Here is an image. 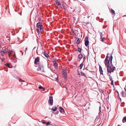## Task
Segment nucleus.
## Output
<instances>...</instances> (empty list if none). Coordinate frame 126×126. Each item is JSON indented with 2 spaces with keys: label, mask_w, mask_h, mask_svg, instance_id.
Masks as SVG:
<instances>
[{
  "label": "nucleus",
  "mask_w": 126,
  "mask_h": 126,
  "mask_svg": "<svg viewBox=\"0 0 126 126\" xmlns=\"http://www.w3.org/2000/svg\"><path fill=\"white\" fill-rule=\"evenodd\" d=\"M111 58V57L110 58V63L105 64L106 66L107 67V72L110 74H111V72H113L115 68V67L113 66V65L112 63V59Z\"/></svg>",
  "instance_id": "f257e3e1"
},
{
  "label": "nucleus",
  "mask_w": 126,
  "mask_h": 126,
  "mask_svg": "<svg viewBox=\"0 0 126 126\" xmlns=\"http://www.w3.org/2000/svg\"><path fill=\"white\" fill-rule=\"evenodd\" d=\"M109 54V53H108L107 54V55L105 60L104 61V63L105 64H107V63H109L110 62V58L111 57V59H112V60L113 59V57L112 56V54H111V55L110 56V57H109V56H108V55Z\"/></svg>",
  "instance_id": "f03ea898"
},
{
  "label": "nucleus",
  "mask_w": 126,
  "mask_h": 126,
  "mask_svg": "<svg viewBox=\"0 0 126 126\" xmlns=\"http://www.w3.org/2000/svg\"><path fill=\"white\" fill-rule=\"evenodd\" d=\"M89 41L88 40V37L86 36L85 39V45L87 47H89Z\"/></svg>",
  "instance_id": "7ed1b4c3"
},
{
  "label": "nucleus",
  "mask_w": 126,
  "mask_h": 126,
  "mask_svg": "<svg viewBox=\"0 0 126 126\" xmlns=\"http://www.w3.org/2000/svg\"><path fill=\"white\" fill-rule=\"evenodd\" d=\"M8 52L9 54V57L10 58H11L10 54L12 55L14 57L16 56L15 53L13 51L9 50L8 51Z\"/></svg>",
  "instance_id": "20e7f679"
},
{
  "label": "nucleus",
  "mask_w": 126,
  "mask_h": 126,
  "mask_svg": "<svg viewBox=\"0 0 126 126\" xmlns=\"http://www.w3.org/2000/svg\"><path fill=\"white\" fill-rule=\"evenodd\" d=\"M101 106H100L99 107V112L98 113V115L96 116V118L95 119V121L96 122H98L99 121V118H100V113L101 112Z\"/></svg>",
  "instance_id": "39448f33"
},
{
  "label": "nucleus",
  "mask_w": 126,
  "mask_h": 126,
  "mask_svg": "<svg viewBox=\"0 0 126 126\" xmlns=\"http://www.w3.org/2000/svg\"><path fill=\"white\" fill-rule=\"evenodd\" d=\"M56 59L54 58L53 59V63L54 64V66L55 68H56L58 67V64L56 62Z\"/></svg>",
  "instance_id": "423d86ee"
},
{
  "label": "nucleus",
  "mask_w": 126,
  "mask_h": 126,
  "mask_svg": "<svg viewBox=\"0 0 126 126\" xmlns=\"http://www.w3.org/2000/svg\"><path fill=\"white\" fill-rule=\"evenodd\" d=\"M49 103L50 104V105L52 106L53 103V97L51 96L49 97Z\"/></svg>",
  "instance_id": "0eeeda50"
},
{
  "label": "nucleus",
  "mask_w": 126,
  "mask_h": 126,
  "mask_svg": "<svg viewBox=\"0 0 126 126\" xmlns=\"http://www.w3.org/2000/svg\"><path fill=\"white\" fill-rule=\"evenodd\" d=\"M40 59L39 57H36V58L35 59L34 61V63L35 64H37V63H39V62Z\"/></svg>",
  "instance_id": "6e6552de"
},
{
  "label": "nucleus",
  "mask_w": 126,
  "mask_h": 126,
  "mask_svg": "<svg viewBox=\"0 0 126 126\" xmlns=\"http://www.w3.org/2000/svg\"><path fill=\"white\" fill-rule=\"evenodd\" d=\"M60 109V111L62 113H65V111L64 109L63 108L61 107H59Z\"/></svg>",
  "instance_id": "1a4fd4ad"
},
{
  "label": "nucleus",
  "mask_w": 126,
  "mask_h": 126,
  "mask_svg": "<svg viewBox=\"0 0 126 126\" xmlns=\"http://www.w3.org/2000/svg\"><path fill=\"white\" fill-rule=\"evenodd\" d=\"M99 70L100 74L103 75V71L102 70L101 67L100 66H99Z\"/></svg>",
  "instance_id": "9d476101"
},
{
  "label": "nucleus",
  "mask_w": 126,
  "mask_h": 126,
  "mask_svg": "<svg viewBox=\"0 0 126 126\" xmlns=\"http://www.w3.org/2000/svg\"><path fill=\"white\" fill-rule=\"evenodd\" d=\"M41 25H43L42 23H41L40 22H39L37 23L36 26L37 28H39V27Z\"/></svg>",
  "instance_id": "9b49d317"
},
{
  "label": "nucleus",
  "mask_w": 126,
  "mask_h": 126,
  "mask_svg": "<svg viewBox=\"0 0 126 126\" xmlns=\"http://www.w3.org/2000/svg\"><path fill=\"white\" fill-rule=\"evenodd\" d=\"M83 57V55L81 53L79 54L78 56V59H81Z\"/></svg>",
  "instance_id": "f8f14e48"
},
{
  "label": "nucleus",
  "mask_w": 126,
  "mask_h": 126,
  "mask_svg": "<svg viewBox=\"0 0 126 126\" xmlns=\"http://www.w3.org/2000/svg\"><path fill=\"white\" fill-rule=\"evenodd\" d=\"M78 75L79 76H86V75L84 73L81 72L80 73H79Z\"/></svg>",
  "instance_id": "ddd939ff"
},
{
  "label": "nucleus",
  "mask_w": 126,
  "mask_h": 126,
  "mask_svg": "<svg viewBox=\"0 0 126 126\" xmlns=\"http://www.w3.org/2000/svg\"><path fill=\"white\" fill-rule=\"evenodd\" d=\"M55 2L57 5H60V4H59V3L60 2L59 1V0H56L55 1Z\"/></svg>",
  "instance_id": "4468645a"
},
{
  "label": "nucleus",
  "mask_w": 126,
  "mask_h": 126,
  "mask_svg": "<svg viewBox=\"0 0 126 126\" xmlns=\"http://www.w3.org/2000/svg\"><path fill=\"white\" fill-rule=\"evenodd\" d=\"M57 107H55L54 108H52L51 109V110H52L54 111H56V110H57Z\"/></svg>",
  "instance_id": "2eb2a0df"
},
{
  "label": "nucleus",
  "mask_w": 126,
  "mask_h": 126,
  "mask_svg": "<svg viewBox=\"0 0 126 126\" xmlns=\"http://www.w3.org/2000/svg\"><path fill=\"white\" fill-rule=\"evenodd\" d=\"M62 6L63 9L64 10H66L67 8V6L65 5L63 3L62 4Z\"/></svg>",
  "instance_id": "dca6fc26"
},
{
  "label": "nucleus",
  "mask_w": 126,
  "mask_h": 126,
  "mask_svg": "<svg viewBox=\"0 0 126 126\" xmlns=\"http://www.w3.org/2000/svg\"><path fill=\"white\" fill-rule=\"evenodd\" d=\"M103 77L104 78L102 79L101 80V81L103 82H105L106 81L107 79H106L105 77Z\"/></svg>",
  "instance_id": "f3484780"
},
{
  "label": "nucleus",
  "mask_w": 126,
  "mask_h": 126,
  "mask_svg": "<svg viewBox=\"0 0 126 126\" xmlns=\"http://www.w3.org/2000/svg\"><path fill=\"white\" fill-rule=\"evenodd\" d=\"M122 122L123 123H125L126 122V117H124L123 118Z\"/></svg>",
  "instance_id": "a211bd4d"
},
{
  "label": "nucleus",
  "mask_w": 126,
  "mask_h": 126,
  "mask_svg": "<svg viewBox=\"0 0 126 126\" xmlns=\"http://www.w3.org/2000/svg\"><path fill=\"white\" fill-rule=\"evenodd\" d=\"M83 63H81L80 65L79 66V67L80 69H81L83 66Z\"/></svg>",
  "instance_id": "6ab92c4d"
},
{
  "label": "nucleus",
  "mask_w": 126,
  "mask_h": 126,
  "mask_svg": "<svg viewBox=\"0 0 126 126\" xmlns=\"http://www.w3.org/2000/svg\"><path fill=\"white\" fill-rule=\"evenodd\" d=\"M44 55L47 58L48 56V55L47 53H46L45 51L44 52Z\"/></svg>",
  "instance_id": "aec40b11"
},
{
  "label": "nucleus",
  "mask_w": 126,
  "mask_h": 126,
  "mask_svg": "<svg viewBox=\"0 0 126 126\" xmlns=\"http://www.w3.org/2000/svg\"><path fill=\"white\" fill-rule=\"evenodd\" d=\"M5 65L9 68H11V67L10 66L9 64V63H7L5 64Z\"/></svg>",
  "instance_id": "412c9836"
},
{
  "label": "nucleus",
  "mask_w": 126,
  "mask_h": 126,
  "mask_svg": "<svg viewBox=\"0 0 126 126\" xmlns=\"http://www.w3.org/2000/svg\"><path fill=\"white\" fill-rule=\"evenodd\" d=\"M38 88L39 89H42L44 90H45V88H43V87L42 86H40L38 87Z\"/></svg>",
  "instance_id": "4be33fe9"
},
{
  "label": "nucleus",
  "mask_w": 126,
  "mask_h": 126,
  "mask_svg": "<svg viewBox=\"0 0 126 126\" xmlns=\"http://www.w3.org/2000/svg\"><path fill=\"white\" fill-rule=\"evenodd\" d=\"M111 13L112 14V15H114L115 14V12L114 10L112 9H111Z\"/></svg>",
  "instance_id": "5701e85b"
},
{
  "label": "nucleus",
  "mask_w": 126,
  "mask_h": 126,
  "mask_svg": "<svg viewBox=\"0 0 126 126\" xmlns=\"http://www.w3.org/2000/svg\"><path fill=\"white\" fill-rule=\"evenodd\" d=\"M100 38L101 39V41H102V42L104 41L105 39V37H102V38L100 37Z\"/></svg>",
  "instance_id": "b1692460"
},
{
  "label": "nucleus",
  "mask_w": 126,
  "mask_h": 126,
  "mask_svg": "<svg viewBox=\"0 0 126 126\" xmlns=\"http://www.w3.org/2000/svg\"><path fill=\"white\" fill-rule=\"evenodd\" d=\"M63 71L62 72V75L65 74L66 73V71L65 70H63Z\"/></svg>",
  "instance_id": "393cba45"
},
{
  "label": "nucleus",
  "mask_w": 126,
  "mask_h": 126,
  "mask_svg": "<svg viewBox=\"0 0 126 126\" xmlns=\"http://www.w3.org/2000/svg\"><path fill=\"white\" fill-rule=\"evenodd\" d=\"M80 39L79 38H78L77 41V44H79L80 43Z\"/></svg>",
  "instance_id": "a878e982"
},
{
  "label": "nucleus",
  "mask_w": 126,
  "mask_h": 126,
  "mask_svg": "<svg viewBox=\"0 0 126 126\" xmlns=\"http://www.w3.org/2000/svg\"><path fill=\"white\" fill-rule=\"evenodd\" d=\"M42 27H43V25L41 26L40 27H39V29H40V31L41 32H42L43 31V29L42 28Z\"/></svg>",
  "instance_id": "bb28decb"
},
{
  "label": "nucleus",
  "mask_w": 126,
  "mask_h": 126,
  "mask_svg": "<svg viewBox=\"0 0 126 126\" xmlns=\"http://www.w3.org/2000/svg\"><path fill=\"white\" fill-rule=\"evenodd\" d=\"M63 77L65 79H67V75L66 73L65 74L63 75Z\"/></svg>",
  "instance_id": "cd10ccee"
},
{
  "label": "nucleus",
  "mask_w": 126,
  "mask_h": 126,
  "mask_svg": "<svg viewBox=\"0 0 126 126\" xmlns=\"http://www.w3.org/2000/svg\"><path fill=\"white\" fill-rule=\"evenodd\" d=\"M78 51L79 53H81V49L79 47H78Z\"/></svg>",
  "instance_id": "c85d7f7f"
},
{
  "label": "nucleus",
  "mask_w": 126,
  "mask_h": 126,
  "mask_svg": "<svg viewBox=\"0 0 126 126\" xmlns=\"http://www.w3.org/2000/svg\"><path fill=\"white\" fill-rule=\"evenodd\" d=\"M41 70V68H40L39 67L37 69V71H39Z\"/></svg>",
  "instance_id": "c756f323"
},
{
  "label": "nucleus",
  "mask_w": 126,
  "mask_h": 126,
  "mask_svg": "<svg viewBox=\"0 0 126 126\" xmlns=\"http://www.w3.org/2000/svg\"><path fill=\"white\" fill-rule=\"evenodd\" d=\"M8 50L7 49V50H4V54H5L7 52H8Z\"/></svg>",
  "instance_id": "7c9ffc66"
},
{
  "label": "nucleus",
  "mask_w": 126,
  "mask_h": 126,
  "mask_svg": "<svg viewBox=\"0 0 126 126\" xmlns=\"http://www.w3.org/2000/svg\"><path fill=\"white\" fill-rule=\"evenodd\" d=\"M46 126H47L49 125L50 124V123L49 122H48L47 123H46Z\"/></svg>",
  "instance_id": "2f4dec72"
},
{
  "label": "nucleus",
  "mask_w": 126,
  "mask_h": 126,
  "mask_svg": "<svg viewBox=\"0 0 126 126\" xmlns=\"http://www.w3.org/2000/svg\"><path fill=\"white\" fill-rule=\"evenodd\" d=\"M109 78H110V80L111 81H113V79H112V77H109Z\"/></svg>",
  "instance_id": "473e14b6"
},
{
  "label": "nucleus",
  "mask_w": 126,
  "mask_h": 126,
  "mask_svg": "<svg viewBox=\"0 0 126 126\" xmlns=\"http://www.w3.org/2000/svg\"><path fill=\"white\" fill-rule=\"evenodd\" d=\"M52 112L54 114H57L58 113V112H59L58 111H56V112Z\"/></svg>",
  "instance_id": "72a5a7b5"
},
{
  "label": "nucleus",
  "mask_w": 126,
  "mask_h": 126,
  "mask_svg": "<svg viewBox=\"0 0 126 126\" xmlns=\"http://www.w3.org/2000/svg\"><path fill=\"white\" fill-rule=\"evenodd\" d=\"M36 31H37V33L39 34V29H38V28L36 29Z\"/></svg>",
  "instance_id": "f704fd0d"
},
{
  "label": "nucleus",
  "mask_w": 126,
  "mask_h": 126,
  "mask_svg": "<svg viewBox=\"0 0 126 126\" xmlns=\"http://www.w3.org/2000/svg\"><path fill=\"white\" fill-rule=\"evenodd\" d=\"M115 91L117 93L118 95V96H119V94L118 91L117 90H116Z\"/></svg>",
  "instance_id": "c9c22d12"
},
{
  "label": "nucleus",
  "mask_w": 126,
  "mask_h": 126,
  "mask_svg": "<svg viewBox=\"0 0 126 126\" xmlns=\"http://www.w3.org/2000/svg\"><path fill=\"white\" fill-rule=\"evenodd\" d=\"M121 95H122L123 97H125V95H124L123 94V92H122L121 93Z\"/></svg>",
  "instance_id": "e433bc0d"
},
{
  "label": "nucleus",
  "mask_w": 126,
  "mask_h": 126,
  "mask_svg": "<svg viewBox=\"0 0 126 126\" xmlns=\"http://www.w3.org/2000/svg\"><path fill=\"white\" fill-rule=\"evenodd\" d=\"M2 50H7L6 48L5 47H3L2 48Z\"/></svg>",
  "instance_id": "4c0bfd02"
},
{
  "label": "nucleus",
  "mask_w": 126,
  "mask_h": 126,
  "mask_svg": "<svg viewBox=\"0 0 126 126\" xmlns=\"http://www.w3.org/2000/svg\"><path fill=\"white\" fill-rule=\"evenodd\" d=\"M42 123L43 124H46V122H45V121L44 120H43V121H42Z\"/></svg>",
  "instance_id": "58836bf2"
},
{
  "label": "nucleus",
  "mask_w": 126,
  "mask_h": 126,
  "mask_svg": "<svg viewBox=\"0 0 126 126\" xmlns=\"http://www.w3.org/2000/svg\"><path fill=\"white\" fill-rule=\"evenodd\" d=\"M4 51L3 50H0V53L1 54L2 53H4Z\"/></svg>",
  "instance_id": "ea45409f"
},
{
  "label": "nucleus",
  "mask_w": 126,
  "mask_h": 126,
  "mask_svg": "<svg viewBox=\"0 0 126 126\" xmlns=\"http://www.w3.org/2000/svg\"><path fill=\"white\" fill-rule=\"evenodd\" d=\"M110 74H111L108 72V73L107 74V75L108 76H109V77H111V76H110Z\"/></svg>",
  "instance_id": "a19ab883"
},
{
  "label": "nucleus",
  "mask_w": 126,
  "mask_h": 126,
  "mask_svg": "<svg viewBox=\"0 0 126 126\" xmlns=\"http://www.w3.org/2000/svg\"><path fill=\"white\" fill-rule=\"evenodd\" d=\"M113 81H111V84L112 85H114V83H113Z\"/></svg>",
  "instance_id": "79ce46f5"
},
{
  "label": "nucleus",
  "mask_w": 126,
  "mask_h": 126,
  "mask_svg": "<svg viewBox=\"0 0 126 126\" xmlns=\"http://www.w3.org/2000/svg\"><path fill=\"white\" fill-rule=\"evenodd\" d=\"M39 67L40 68H41H41H43V66L42 64H41V65H39Z\"/></svg>",
  "instance_id": "37998d69"
},
{
  "label": "nucleus",
  "mask_w": 126,
  "mask_h": 126,
  "mask_svg": "<svg viewBox=\"0 0 126 126\" xmlns=\"http://www.w3.org/2000/svg\"><path fill=\"white\" fill-rule=\"evenodd\" d=\"M100 36L102 38V37L103 34L102 33V32H101L100 34Z\"/></svg>",
  "instance_id": "c03bdc74"
},
{
  "label": "nucleus",
  "mask_w": 126,
  "mask_h": 126,
  "mask_svg": "<svg viewBox=\"0 0 126 126\" xmlns=\"http://www.w3.org/2000/svg\"><path fill=\"white\" fill-rule=\"evenodd\" d=\"M1 59V61L2 62H4V59L3 58H2V59Z\"/></svg>",
  "instance_id": "a18cd8bd"
},
{
  "label": "nucleus",
  "mask_w": 126,
  "mask_h": 126,
  "mask_svg": "<svg viewBox=\"0 0 126 126\" xmlns=\"http://www.w3.org/2000/svg\"><path fill=\"white\" fill-rule=\"evenodd\" d=\"M19 81H23V82H25V81H24V80H22L21 79H20L19 80Z\"/></svg>",
  "instance_id": "49530a36"
},
{
  "label": "nucleus",
  "mask_w": 126,
  "mask_h": 126,
  "mask_svg": "<svg viewBox=\"0 0 126 126\" xmlns=\"http://www.w3.org/2000/svg\"><path fill=\"white\" fill-rule=\"evenodd\" d=\"M59 6V8H62V6H61V4H60V5H58Z\"/></svg>",
  "instance_id": "de8ad7c7"
},
{
  "label": "nucleus",
  "mask_w": 126,
  "mask_h": 126,
  "mask_svg": "<svg viewBox=\"0 0 126 126\" xmlns=\"http://www.w3.org/2000/svg\"><path fill=\"white\" fill-rule=\"evenodd\" d=\"M37 64H38V65L39 66V65H41V64L40 63H37Z\"/></svg>",
  "instance_id": "09e8293b"
},
{
  "label": "nucleus",
  "mask_w": 126,
  "mask_h": 126,
  "mask_svg": "<svg viewBox=\"0 0 126 126\" xmlns=\"http://www.w3.org/2000/svg\"><path fill=\"white\" fill-rule=\"evenodd\" d=\"M100 92H101L102 93H103L104 92V91L103 90H101L100 91Z\"/></svg>",
  "instance_id": "8fccbe9b"
},
{
  "label": "nucleus",
  "mask_w": 126,
  "mask_h": 126,
  "mask_svg": "<svg viewBox=\"0 0 126 126\" xmlns=\"http://www.w3.org/2000/svg\"><path fill=\"white\" fill-rule=\"evenodd\" d=\"M27 50V48H25V54H26V50Z\"/></svg>",
  "instance_id": "3c124183"
},
{
  "label": "nucleus",
  "mask_w": 126,
  "mask_h": 126,
  "mask_svg": "<svg viewBox=\"0 0 126 126\" xmlns=\"http://www.w3.org/2000/svg\"><path fill=\"white\" fill-rule=\"evenodd\" d=\"M85 56L84 57H83V62H84V61H85Z\"/></svg>",
  "instance_id": "603ef678"
},
{
  "label": "nucleus",
  "mask_w": 126,
  "mask_h": 126,
  "mask_svg": "<svg viewBox=\"0 0 126 126\" xmlns=\"http://www.w3.org/2000/svg\"><path fill=\"white\" fill-rule=\"evenodd\" d=\"M119 98H118L119 99H120V101L121 102V98L120 97H119Z\"/></svg>",
  "instance_id": "864d4df0"
},
{
  "label": "nucleus",
  "mask_w": 126,
  "mask_h": 126,
  "mask_svg": "<svg viewBox=\"0 0 126 126\" xmlns=\"http://www.w3.org/2000/svg\"><path fill=\"white\" fill-rule=\"evenodd\" d=\"M4 53H2L1 54V55L2 56H4Z\"/></svg>",
  "instance_id": "5fc2aeb1"
},
{
  "label": "nucleus",
  "mask_w": 126,
  "mask_h": 126,
  "mask_svg": "<svg viewBox=\"0 0 126 126\" xmlns=\"http://www.w3.org/2000/svg\"><path fill=\"white\" fill-rule=\"evenodd\" d=\"M43 69H44V68H43H43H41V70H42V71L43 72H44L43 71Z\"/></svg>",
  "instance_id": "6e6d98bb"
},
{
  "label": "nucleus",
  "mask_w": 126,
  "mask_h": 126,
  "mask_svg": "<svg viewBox=\"0 0 126 126\" xmlns=\"http://www.w3.org/2000/svg\"><path fill=\"white\" fill-rule=\"evenodd\" d=\"M20 52H21L22 53V55H23V52H22V51H20Z\"/></svg>",
  "instance_id": "4d7b16f0"
},
{
  "label": "nucleus",
  "mask_w": 126,
  "mask_h": 126,
  "mask_svg": "<svg viewBox=\"0 0 126 126\" xmlns=\"http://www.w3.org/2000/svg\"><path fill=\"white\" fill-rule=\"evenodd\" d=\"M36 48V47H34V48L33 49V50H34V49H35Z\"/></svg>",
  "instance_id": "13d9d810"
},
{
  "label": "nucleus",
  "mask_w": 126,
  "mask_h": 126,
  "mask_svg": "<svg viewBox=\"0 0 126 126\" xmlns=\"http://www.w3.org/2000/svg\"><path fill=\"white\" fill-rule=\"evenodd\" d=\"M72 31V32H73V33H74V31Z\"/></svg>",
  "instance_id": "bf43d9fd"
},
{
  "label": "nucleus",
  "mask_w": 126,
  "mask_h": 126,
  "mask_svg": "<svg viewBox=\"0 0 126 126\" xmlns=\"http://www.w3.org/2000/svg\"><path fill=\"white\" fill-rule=\"evenodd\" d=\"M58 77L57 78H56V79L57 80H58Z\"/></svg>",
  "instance_id": "052dcab7"
},
{
  "label": "nucleus",
  "mask_w": 126,
  "mask_h": 126,
  "mask_svg": "<svg viewBox=\"0 0 126 126\" xmlns=\"http://www.w3.org/2000/svg\"><path fill=\"white\" fill-rule=\"evenodd\" d=\"M62 3L63 4V3H64V2L63 1H62Z\"/></svg>",
  "instance_id": "680f3d73"
},
{
  "label": "nucleus",
  "mask_w": 126,
  "mask_h": 126,
  "mask_svg": "<svg viewBox=\"0 0 126 126\" xmlns=\"http://www.w3.org/2000/svg\"><path fill=\"white\" fill-rule=\"evenodd\" d=\"M88 23H86V24L87 25V24H88Z\"/></svg>",
  "instance_id": "e2e57ef3"
},
{
  "label": "nucleus",
  "mask_w": 126,
  "mask_h": 126,
  "mask_svg": "<svg viewBox=\"0 0 126 126\" xmlns=\"http://www.w3.org/2000/svg\"><path fill=\"white\" fill-rule=\"evenodd\" d=\"M37 50H36V52H37Z\"/></svg>",
  "instance_id": "0e129e2a"
},
{
  "label": "nucleus",
  "mask_w": 126,
  "mask_h": 126,
  "mask_svg": "<svg viewBox=\"0 0 126 126\" xmlns=\"http://www.w3.org/2000/svg\"><path fill=\"white\" fill-rule=\"evenodd\" d=\"M35 67H37V66H35Z\"/></svg>",
  "instance_id": "69168bd1"
},
{
  "label": "nucleus",
  "mask_w": 126,
  "mask_h": 126,
  "mask_svg": "<svg viewBox=\"0 0 126 126\" xmlns=\"http://www.w3.org/2000/svg\"><path fill=\"white\" fill-rule=\"evenodd\" d=\"M83 0V1H85V0Z\"/></svg>",
  "instance_id": "338daca9"
}]
</instances>
